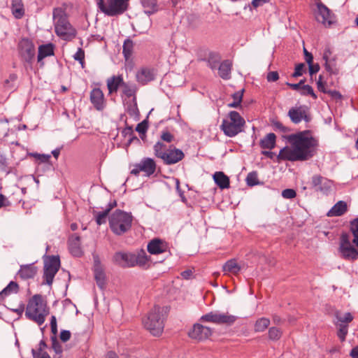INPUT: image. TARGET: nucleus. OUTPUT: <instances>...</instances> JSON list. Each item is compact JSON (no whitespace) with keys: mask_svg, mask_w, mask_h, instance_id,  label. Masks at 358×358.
<instances>
[{"mask_svg":"<svg viewBox=\"0 0 358 358\" xmlns=\"http://www.w3.org/2000/svg\"><path fill=\"white\" fill-rule=\"evenodd\" d=\"M268 82H275L279 79V75L277 71H270L266 76Z\"/></svg>","mask_w":358,"mask_h":358,"instance_id":"4d7b16f0","label":"nucleus"},{"mask_svg":"<svg viewBox=\"0 0 358 358\" xmlns=\"http://www.w3.org/2000/svg\"><path fill=\"white\" fill-rule=\"evenodd\" d=\"M282 196L285 199H294L296 193L293 189H285L282 192Z\"/></svg>","mask_w":358,"mask_h":358,"instance_id":"864d4df0","label":"nucleus"},{"mask_svg":"<svg viewBox=\"0 0 358 358\" xmlns=\"http://www.w3.org/2000/svg\"><path fill=\"white\" fill-rule=\"evenodd\" d=\"M53 55L54 45L52 43L41 45L38 47V53L37 57L38 62H41L45 57Z\"/></svg>","mask_w":358,"mask_h":358,"instance_id":"7c9ffc66","label":"nucleus"},{"mask_svg":"<svg viewBox=\"0 0 358 358\" xmlns=\"http://www.w3.org/2000/svg\"><path fill=\"white\" fill-rule=\"evenodd\" d=\"M24 305L22 303H20L17 308L12 309V311L15 313L19 317H21L23 313H25Z\"/></svg>","mask_w":358,"mask_h":358,"instance_id":"e2e57ef3","label":"nucleus"},{"mask_svg":"<svg viewBox=\"0 0 358 358\" xmlns=\"http://www.w3.org/2000/svg\"><path fill=\"white\" fill-rule=\"evenodd\" d=\"M232 62L229 60L223 61L218 69L220 76L225 80L230 78Z\"/></svg>","mask_w":358,"mask_h":358,"instance_id":"473e14b6","label":"nucleus"},{"mask_svg":"<svg viewBox=\"0 0 358 358\" xmlns=\"http://www.w3.org/2000/svg\"><path fill=\"white\" fill-rule=\"evenodd\" d=\"M246 181L250 186L257 185L258 178L257 174L255 173H250L247 176Z\"/></svg>","mask_w":358,"mask_h":358,"instance_id":"09e8293b","label":"nucleus"},{"mask_svg":"<svg viewBox=\"0 0 358 358\" xmlns=\"http://www.w3.org/2000/svg\"><path fill=\"white\" fill-rule=\"evenodd\" d=\"M244 90H242L241 91L235 92L232 95V98L234 101L231 103H229L227 104L228 107L229 108H238L242 101L243 99V95Z\"/></svg>","mask_w":358,"mask_h":358,"instance_id":"ea45409f","label":"nucleus"},{"mask_svg":"<svg viewBox=\"0 0 358 358\" xmlns=\"http://www.w3.org/2000/svg\"><path fill=\"white\" fill-rule=\"evenodd\" d=\"M245 121L236 111H230L223 119L220 129L228 137H234L242 132Z\"/></svg>","mask_w":358,"mask_h":358,"instance_id":"0eeeda50","label":"nucleus"},{"mask_svg":"<svg viewBox=\"0 0 358 358\" xmlns=\"http://www.w3.org/2000/svg\"><path fill=\"white\" fill-rule=\"evenodd\" d=\"M337 322L336 324H348L350 323L352 320L353 317L350 313H345L343 315L337 313L336 314Z\"/></svg>","mask_w":358,"mask_h":358,"instance_id":"37998d69","label":"nucleus"},{"mask_svg":"<svg viewBox=\"0 0 358 358\" xmlns=\"http://www.w3.org/2000/svg\"><path fill=\"white\" fill-rule=\"evenodd\" d=\"M220 61V57L215 53H210L207 59L208 65L211 69H216Z\"/></svg>","mask_w":358,"mask_h":358,"instance_id":"79ce46f5","label":"nucleus"},{"mask_svg":"<svg viewBox=\"0 0 358 358\" xmlns=\"http://www.w3.org/2000/svg\"><path fill=\"white\" fill-rule=\"evenodd\" d=\"M269 324V319L266 317H261L255 322L254 330L255 332H262L268 328Z\"/></svg>","mask_w":358,"mask_h":358,"instance_id":"e433bc0d","label":"nucleus"},{"mask_svg":"<svg viewBox=\"0 0 358 358\" xmlns=\"http://www.w3.org/2000/svg\"><path fill=\"white\" fill-rule=\"evenodd\" d=\"M134 267L136 266H145L148 263V257L145 251L141 250L138 254H134Z\"/></svg>","mask_w":358,"mask_h":358,"instance_id":"c9c22d12","label":"nucleus"},{"mask_svg":"<svg viewBox=\"0 0 358 358\" xmlns=\"http://www.w3.org/2000/svg\"><path fill=\"white\" fill-rule=\"evenodd\" d=\"M94 273L98 286L103 289L106 284V276L101 265L97 261L94 262Z\"/></svg>","mask_w":358,"mask_h":358,"instance_id":"c756f323","label":"nucleus"},{"mask_svg":"<svg viewBox=\"0 0 358 358\" xmlns=\"http://www.w3.org/2000/svg\"><path fill=\"white\" fill-rule=\"evenodd\" d=\"M317 10L316 20L325 27H329L336 22L335 15L320 0L315 1Z\"/></svg>","mask_w":358,"mask_h":358,"instance_id":"9d476101","label":"nucleus"},{"mask_svg":"<svg viewBox=\"0 0 358 358\" xmlns=\"http://www.w3.org/2000/svg\"><path fill=\"white\" fill-rule=\"evenodd\" d=\"M309 66V72L310 75L316 73L320 70V66L318 64H313V62Z\"/></svg>","mask_w":358,"mask_h":358,"instance_id":"0e129e2a","label":"nucleus"},{"mask_svg":"<svg viewBox=\"0 0 358 358\" xmlns=\"http://www.w3.org/2000/svg\"><path fill=\"white\" fill-rule=\"evenodd\" d=\"M156 170V163L152 158H144L139 163L134 166L131 173L138 176L140 172H144L146 176L152 175Z\"/></svg>","mask_w":358,"mask_h":358,"instance_id":"4468645a","label":"nucleus"},{"mask_svg":"<svg viewBox=\"0 0 358 358\" xmlns=\"http://www.w3.org/2000/svg\"><path fill=\"white\" fill-rule=\"evenodd\" d=\"M71 332L67 330H62L60 333L59 338L62 341L66 342L71 338Z\"/></svg>","mask_w":358,"mask_h":358,"instance_id":"052dcab7","label":"nucleus"},{"mask_svg":"<svg viewBox=\"0 0 358 358\" xmlns=\"http://www.w3.org/2000/svg\"><path fill=\"white\" fill-rule=\"evenodd\" d=\"M188 335L192 339L203 341L208 338L212 335V330L208 327L203 326L200 324H195L189 331Z\"/></svg>","mask_w":358,"mask_h":358,"instance_id":"dca6fc26","label":"nucleus"},{"mask_svg":"<svg viewBox=\"0 0 358 358\" xmlns=\"http://www.w3.org/2000/svg\"><path fill=\"white\" fill-rule=\"evenodd\" d=\"M168 248L167 243L159 238H153L147 245V250L151 255H159L166 252Z\"/></svg>","mask_w":358,"mask_h":358,"instance_id":"a211bd4d","label":"nucleus"},{"mask_svg":"<svg viewBox=\"0 0 358 358\" xmlns=\"http://www.w3.org/2000/svg\"><path fill=\"white\" fill-rule=\"evenodd\" d=\"M90 101L96 109L102 110L105 106L104 95L102 90L99 88H94L90 92Z\"/></svg>","mask_w":358,"mask_h":358,"instance_id":"412c9836","label":"nucleus"},{"mask_svg":"<svg viewBox=\"0 0 358 358\" xmlns=\"http://www.w3.org/2000/svg\"><path fill=\"white\" fill-rule=\"evenodd\" d=\"M147 129L148 124L145 121H143L141 123L138 124L136 127V131H138L139 134H144L146 132Z\"/></svg>","mask_w":358,"mask_h":358,"instance_id":"6e6d98bb","label":"nucleus"},{"mask_svg":"<svg viewBox=\"0 0 358 358\" xmlns=\"http://www.w3.org/2000/svg\"><path fill=\"white\" fill-rule=\"evenodd\" d=\"M181 275L184 279H189L192 275V271L191 270H186L181 273Z\"/></svg>","mask_w":358,"mask_h":358,"instance_id":"774afa93","label":"nucleus"},{"mask_svg":"<svg viewBox=\"0 0 358 358\" xmlns=\"http://www.w3.org/2000/svg\"><path fill=\"white\" fill-rule=\"evenodd\" d=\"M312 185L316 188V190L327 194L331 188V181L320 175L313 176L312 178Z\"/></svg>","mask_w":358,"mask_h":358,"instance_id":"aec40b11","label":"nucleus"},{"mask_svg":"<svg viewBox=\"0 0 358 358\" xmlns=\"http://www.w3.org/2000/svg\"><path fill=\"white\" fill-rule=\"evenodd\" d=\"M52 348L55 352L58 355V358H59L63 351L62 345L56 339H54L52 340Z\"/></svg>","mask_w":358,"mask_h":358,"instance_id":"603ef678","label":"nucleus"},{"mask_svg":"<svg viewBox=\"0 0 358 358\" xmlns=\"http://www.w3.org/2000/svg\"><path fill=\"white\" fill-rule=\"evenodd\" d=\"M129 0H95L99 10L108 16H117L127 10Z\"/></svg>","mask_w":358,"mask_h":358,"instance_id":"1a4fd4ad","label":"nucleus"},{"mask_svg":"<svg viewBox=\"0 0 358 358\" xmlns=\"http://www.w3.org/2000/svg\"><path fill=\"white\" fill-rule=\"evenodd\" d=\"M134 254L118 252L113 257V262L122 268L134 267Z\"/></svg>","mask_w":358,"mask_h":358,"instance_id":"f3484780","label":"nucleus"},{"mask_svg":"<svg viewBox=\"0 0 358 358\" xmlns=\"http://www.w3.org/2000/svg\"><path fill=\"white\" fill-rule=\"evenodd\" d=\"M350 231L353 236L342 234L340 238L339 252L345 260L355 261L358 259V217L350 222Z\"/></svg>","mask_w":358,"mask_h":358,"instance_id":"f03ea898","label":"nucleus"},{"mask_svg":"<svg viewBox=\"0 0 358 358\" xmlns=\"http://www.w3.org/2000/svg\"><path fill=\"white\" fill-rule=\"evenodd\" d=\"M288 116L294 124H298L303 120L308 121L306 112L301 106L291 108L288 111Z\"/></svg>","mask_w":358,"mask_h":358,"instance_id":"4be33fe9","label":"nucleus"},{"mask_svg":"<svg viewBox=\"0 0 358 358\" xmlns=\"http://www.w3.org/2000/svg\"><path fill=\"white\" fill-rule=\"evenodd\" d=\"M275 135L273 133L268 134L264 138L260 141V146L264 149L271 150L275 145Z\"/></svg>","mask_w":358,"mask_h":358,"instance_id":"72a5a7b5","label":"nucleus"},{"mask_svg":"<svg viewBox=\"0 0 358 358\" xmlns=\"http://www.w3.org/2000/svg\"><path fill=\"white\" fill-rule=\"evenodd\" d=\"M164 308L155 306L148 313L146 318L143 320L145 328L155 336H160L164 330Z\"/></svg>","mask_w":358,"mask_h":358,"instance_id":"6e6552de","label":"nucleus"},{"mask_svg":"<svg viewBox=\"0 0 358 358\" xmlns=\"http://www.w3.org/2000/svg\"><path fill=\"white\" fill-rule=\"evenodd\" d=\"M243 264L236 259L227 261L222 266V271L225 275H238L243 268Z\"/></svg>","mask_w":358,"mask_h":358,"instance_id":"6ab92c4d","label":"nucleus"},{"mask_svg":"<svg viewBox=\"0 0 358 358\" xmlns=\"http://www.w3.org/2000/svg\"><path fill=\"white\" fill-rule=\"evenodd\" d=\"M17 48L21 58L25 62L31 63L36 53L33 42L28 38H22L18 43Z\"/></svg>","mask_w":358,"mask_h":358,"instance_id":"ddd939ff","label":"nucleus"},{"mask_svg":"<svg viewBox=\"0 0 358 358\" xmlns=\"http://www.w3.org/2000/svg\"><path fill=\"white\" fill-rule=\"evenodd\" d=\"M32 155L36 159H38L39 161H41V162H43V163L48 162L50 158V155H49L34 153V154H32Z\"/></svg>","mask_w":358,"mask_h":358,"instance_id":"13d9d810","label":"nucleus"},{"mask_svg":"<svg viewBox=\"0 0 358 358\" xmlns=\"http://www.w3.org/2000/svg\"><path fill=\"white\" fill-rule=\"evenodd\" d=\"M157 71L154 68L143 66L140 68L136 73V78L138 83L144 85L155 80Z\"/></svg>","mask_w":358,"mask_h":358,"instance_id":"2eb2a0df","label":"nucleus"},{"mask_svg":"<svg viewBox=\"0 0 358 358\" xmlns=\"http://www.w3.org/2000/svg\"><path fill=\"white\" fill-rule=\"evenodd\" d=\"M111 231L120 236L127 232L131 227L133 216L130 213L115 210L108 218Z\"/></svg>","mask_w":358,"mask_h":358,"instance_id":"39448f33","label":"nucleus"},{"mask_svg":"<svg viewBox=\"0 0 358 358\" xmlns=\"http://www.w3.org/2000/svg\"><path fill=\"white\" fill-rule=\"evenodd\" d=\"M37 273V268L34 264H27L20 266L17 275L20 278L27 280L33 278Z\"/></svg>","mask_w":358,"mask_h":358,"instance_id":"a878e982","label":"nucleus"},{"mask_svg":"<svg viewBox=\"0 0 358 358\" xmlns=\"http://www.w3.org/2000/svg\"><path fill=\"white\" fill-rule=\"evenodd\" d=\"M55 31L58 36L65 41H71L76 35V29L69 23L64 9L55 8L53 10Z\"/></svg>","mask_w":358,"mask_h":358,"instance_id":"20e7f679","label":"nucleus"},{"mask_svg":"<svg viewBox=\"0 0 358 358\" xmlns=\"http://www.w3.org/2000/svg\"><path fill=\"white\" fill-rule=\"evenodd\" d=\"M338 327V336L341 341H344L348 334V324H336Z\"/></svg>","mask_w":358,"mask_h":358,"instance_id":"a18cd8bd","label":"nucleus"},{"mask_svg":"<svg viewBox=\"0 0 358 358\" xmlns=\"http://www.w3.org/2000/svg\"><path fill=\"white\" fill-rule=\"evenodd\" d=\"M115 206H116V202L114 201L113 203L109 204L108 208H107L106 210H105L102 212H99L97 213L96 217V221L99 225L106 223V218L108 215L110 210H111V208H113Z\"/></svg>","mask_w":358,"mask_h":358,"instance_id":"4c0bfd02","label":"nucleus"},{"mask_svg":"<svg viewBox=\"0 0 358 358\" xmlns=\"http://www.w3.org/2000/svg\"><path fill=\"white\" fill-rule=\"evenodd\" d=\"M317 88L320 92H322L323 93L327 94V90L325 87V83L322 81V76H320L318 78V80L317 81Z\"/></svg>","mask_w":358,"mask_h":358,"instance_id":"bf43d9fd","label":"nucleus"},{"mask_svg":"<svg viewBox=\"0 0 358 358\" xmlns=\"http://www.w3.org/2000/svg\"><path fill=\"white\" fill-rule=\"evenodd\" d=\"M282 336V331L277 327H271L268 330V337L271 340L278 341Z\"/></svg>","mask_w":358,"mask_h":358,"instance_id":"c03bdc74","label":"nucleus"},{"mask_svg":"<svg viewBox=\"0 0 358 358\" xmlns=\"http://www.w3.org/2000/svg\"><path fill=\"white\" fill-rule=\"evenodd\" d=\"M348 211V204L345 201H338L327 213L328 217H339Z\"/></svg>","mask_w":358,"mask_h":358,"instance_id":"393cba45","label":"nucleus"},{"mask_svg":"<svg viewBox=\"0 0 358 358\" xmlns=\"http://www.w3.org/2000/svg\"><path fill=\"white\" fill-rule=\"evenodd\" d=\"M75 60H77L80 64L83 66L85 60V52L82 48H78L77 52L73 56Z\"/></svg>","mask_w":358,"mask_h":358,"instance_id":"3c124183","label":"nucleus"},{"mask_svg":"<svg viewBox=\"0 0 358 358\" xmlns=\"http://www.w3.org/2000/svg\"><path fill=\"white\" fill-rule=\"evenodd\" d=\"M327 94L335 100H341L342 99V95L336 90H329Z\"/></svg>","mask_w":358,"mask_h":358,"instance_id":"680f3d73","label":"nucleus"},{"mask_svg":"<svg viewBox=\"0 0 358 358\" xmlns=\"http://www.w3.org/2000/svg\"><path fill=\"white\" fill-rule=\"evenodd\" d=\"M305 64H299L296 66L295 67V71L293 73V77H298V76H301L303 75V73L304 71V69H305Z\"/></svg>","mask_w":358,"mask_h":358,"instance_id":"5fc2aeb1","label":"nucleus"},{"mask_svg":"<svg viewBox=\"0 0 358 358\" xmlns=\"http://www.w3.org/2000/svg\"><path fill=\"white\" fill-rule=\"evenodd\" d=\"M213 178L215 184L221 189H228L230 186L229 178L225 175L222 171H216Z\"/></svg>","mask_w":358,"mask_h":358,"instance_id":"cd10ccee","label":"nucleus"},{"mask_svg":"<svg viewBox=\"0 0 358 358\" xmlns=\"http://www.w3.org/2000/svg\"><path fill=\"white\" fill-rule=\"evenodd\" d=\"M155 155L163 160L166 164H173L184 158L183 152L173 145L167 146L161 141H158L153 147Z\"/></svg>","mask_w":358,"mask_h":358,"instance_id":"423d86ee","label":"nucleus"},{"mask_svg":"<svg viewBox=\"0 0 358 358\" xmlns=\"http://www.w3.org/2000/svg\"><path fill=\"white\" fill-rule=\"evenodd\" d=\"M301 94L302 95L309 94V95L312 96L314 99L317 98V96L314 93L313 88L310 85H308L302 86L301 90Z\"/></svg>","mask_w":358,"mask_h":358,"instance_id":"8fccbe9b","label":"nucleus"},{"mask_svg":"<svg viewBox=\"0 0 358 358\" xmlns=\"http://www.w3.org/2000/svg\"><path fill=\"white\" fill-rule=\"evenodd\" d=\"M160 138L162 141L166 143H171L174 140V136L167 129L162 131Z\"/></svg>","mask_w":358,"mask_h":358,"instance_id":"de8ad7c7","label":"nucleus"},{"mask_svg":"<svg viewBox=\"0 0 358 358\" xmlns=\"http://www.w3.org/2000/svg\"><path fill=\"white\" fill-rule=\"evenodd\" d=\"M332 52L330 48L327 47L324 51L323 59L325 61V69L330 73L336 74L338 69L336 66L335 59L331 57Z\"/></svg>","mask_w":358,"mask_h":358,"instance_id":"b1692460","label":"nucleus"},{"mask_svg":"<svg viewBox=\"0 0 358 358\" xmlns=\"http://www.w3.org/2000/svg\"><path fill=\"white\" fill-rule=\"evenodd\" d=\"M10 205V202L8 201L7 198L0 194V208L3 206H8Z\"/></svg>","mask_w":358,"mask_h":358,"instance_id":"69168bd1","label":"nucleus"},{"mask_svg":"<svg viewBox=\"0 0 358 358\" xmlns=\"http://www.w3.org/2000/svg\"><path fill=\"white\" fill-rule=\"evenodd\" d=\"M19 291V285L14 281L10 283L0 292V299H4L6 296L12 294H16Z\"/></svg>","mask_w":358,"mask_h":358,"instance_id":"f704fd0d","label":"nucleus"},{"mask_svg":"<svg viewBox=\"0 0 358 358\" xmlns=\"http://www.w3.org/2000/svg\"><path fill=\"white\" fill-rule=\"evenodd\" d=\"M69 249L72 255L80 257L83 255V250L80 247V238L77 234L71 235L68 241Z\"/></svg>","mask_w":358,"mask_h":358,"instance_id":"5701e85b","label":"nucleus"},{"mask_svg":"<svg viewBox=\"0 0 358 358\" xmlns=\"http://www.w3.org/2000/svg\"><path fill=\"white\" fill-rule=\"evenodd\" d=\"M121 88L123 94L126 96L131 97L135 95L136 87L134 85L124 82Z\"/></svg>","mask_w":358,"mask_h":358,"instance_id":"a19ab883","label":"nucleus"},{"mask_svg":"<svg viewBox=\"0 0 358 358\" xmlns=\"http://www.w3.org/2000/svg\"><path fill=\"white\" fill-rule=\"evenodd\" d=\"M124 83L122 75L113 76L107 80V87L109 94L117 92L119 87H122Z\"/></svg>","mask_w":358,"mask_h":358,"instance_id":"bb28decb","label":"nucleus"},{"mask_svg":"<svg viewBox=\"0 0 358 358\" xmlns=\"http://www.w3.org/2000/svg\"><path fill=\"white\" fill-rule=\"evenodd\" d=\"M270 0H252V4L255 8L259 7Z\"/></svg>","mask_w":358,"mask_h":358,"instance_id":"338daca9","label":"nucleus"},{"mask_svg":"<svg viewBox=\"0 0 358 358\" xmlns=\"http://www.w3.org/2000/svg\"><path fill=\"white\" fill-rule=\"evenodd\" d=\"M59 267L60 260L59 257H50L45 262L43 278L46 284L49 285H52L55 275L59 271Z\"/></svg>","mask_w":358,"mask_h":358,"instance_id":"f8f14e48","label":"nucleus"},{"mask_svg":"<svg viewBox=\"0 0 358 358\" xmlns=\"http://www.w3.org/2000/svg\"><path fill=\"white\" fill-rule=\"evenodd\" d=\"M134 49V43L130 39L125 40L123 44L122 52L126 59H129L132 55Z\"/></svg>","mask_w":358,"mask_h":358,"instance_id":"58836bf2","label":"nucleus"},{"mask_svg":"<svg viewBox=\"0 0 358 358\" xmlns=\"http://www.w3.org/2000/svg\"><path fill=\"white\" fill-rule=\"evenodd\" d=\"M237 319V317L228 313H222L218 312H210L201 316L200 320L202 322H213L217 324L231 325Z\"/></svg>","mask_w":358,"mask_h":358,"instance_id":"9b49d317","label":"nucleus"},{"mask_svg":"<svg viewBox=\"0 0 358 358\" xmlns=\"http://www.w3.org/2000/svg\"><path fill=\"white\" fill-rule=\"evenodd\" d=\"M289 146L281 149L278 155V161L303 162L312 158L317 152L318 141L310 131H300L287 137Z\"/></svg>","mask_w":358,"mask_h":358,"instance_id":"f257e3e1","label":"nucleus"},{"mask_svg":"<svg viewBox=\"0 0 358 358\" xmlns=\"http://www.w3.org/2000/svg\"><path fill=\"white\" fill-rule=\"evenodd\" d=\"M42 346L45 347V344L41 341L40 343V348L38 352L33 350V355L34 358H50V355L42 350Z\"/></svg>","mask_w":358,"mask_h":358,"instance_id":"49530a36","label":"nucleus"},{"mask_svg":"<svg viewBox=\"0 0 358 358\" xmlns=\"http://www.w3.org/2000/svg\"><path fill=\"white\" fill-rule=\"evenodd\" d=\"M141 3L143 12L148 15L155 14L159 10L157 0H141Z\"/></svg>","mask_w":358,"mask_h":358,"instance_id":"c85d7f7f","label":"nucleus"},{"mask_svg":"<svg viewBox=\"0 0 358 358\" xmlns=\"http://www.w3.org/2000/svg\"><path fill=\"white\" fill-rule=\"evenodd\" d=\"M50 314V308L44 296L41 294H34L28 300L26 309V317L41 326Z\"/></svg>","mask_w":358,"mask_h":358,"instance_id":"7ed1b4c3","label":"nucleus"},{"mask_svg":"<svg viewBox=\"0 0 358 358\" xmlns=\"http://www.w3.org/2000/svg\"><path fill=\"white\" fill-rule=\"evenodd\" d=\"M11 10L14 17L17 19L22 18L24 15V4L22 0H13Z\"/></svg>","mask_w":358,"mask_h":358,"instance_id":"2f4dec72","label":"nucleus"}]
</instances>
